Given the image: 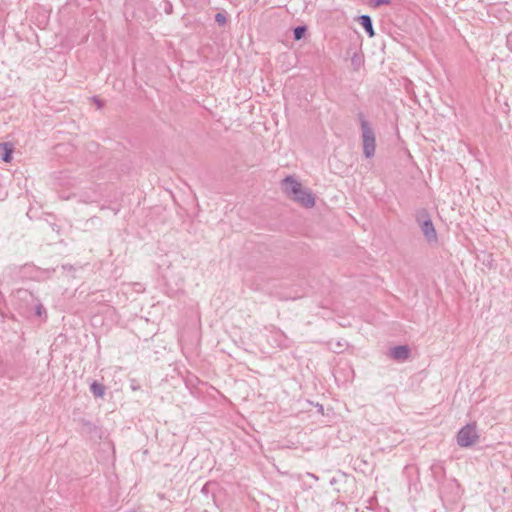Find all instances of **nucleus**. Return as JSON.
Segmentation results:
<instances>
[{
    "label": "nucleus",
    "mask_w": 512,
    "mask_h": 512,
    "mask_svg": "<svg viewBox=\"0 0 512 512\" xmlns=\"http://www.w3.org/2000/svg\"><path fill=\"white\" fill-rule=\"evenodd\" d=\"M281 189L284 194L294 202L305 208H312L315 205V197L312 192L305 188L294 176H287L281 182Z\"/></svg>",
    "instance_id": "obj_1"
},
{
    "label": "nucleus",
    "mask_w": 512,
    "mask_h": 512,
    "mask_svg": "<svg viewBox=\"0 0 512 512\" xmlns=\"http://www.w3.org/2000/svg\"><path fill=\"white\" fill-rule=\"evenodd\" d=\"M360 126L362 131L363 154L366 158H371L375 155L376 150L375 132L369 122L363 117L360 118Z\"/></svg>",
    "instance_id": "obj_2"
},
{
    "label": "nucleus",
    "mask_w": 512,
    "mask_h": 512,
    "mask_svg": "<svg viewBox=\"0 0 512 512\" xmlns=\"http://www.w3.org/2000/svg\"><path fill=\"white\" fill-rule=\"evenodd\" d=\"M476 423H469L462 427L456 435V442L462 448H468L479 441Z\"/></svg>",
    "instance_id": "obj_3"
},
{
    "label": "nucleus",
    "mask_w": 512,
    "mask_h": 512,
    "mask_svg": "<svg viewBox=\"0 0 512 512\" xmlns=\"http://www.w3.org/2000/svg\"><path fill=\"white\" fill-rule=\"evenodd\" d=\"M421 231L429 242L436 241L437 235L436 230L432 221L427 218L421 224Z\"/></svg>",
    "instance_id": "obj_4"
},
{
    "label": "nucleus",
    "mask_w": 512,
    "mask_h": 512,
    "mask_svg": "<svg viewBox=\"0 0 512 512\" xmlns=\"http://www.w3.org/2000/svg\"><path fill=\"white\" fill-rule=\"evenodd\" d=\"M410 350L407 346H396L390 350V356L397 361H404L409 357Z\"/></svg>",
    "instance_id": "obj_5"
},
{
    "label": "nucleus",
    "mask_w": 512,
    "mask_h": 512,
    "mask_svg": "<svg viewBox=\"0 0 512 512\" xmlns=\"http://www.w3.org/2000/svg\"><path fill=\"white\" fill-rule=\"evenodd\" d=\"M0 151L2 152V160L10 163L12 161V153L14 151L13 144L10 142L0 143Z\"/></svg>",
    "instance_id": "obj_6"
},
{
    "label": "nucleus",
    "mask_w": 512,
    "mask_h": 512,
    "mask_svg": "<svg viewBox=\"0 0 512 512\" xmlns=\"http://www.w3.org/2000/svg\"><path fill=\"white\" fill-rule=\"evenodd\" d=\"M359 22L368 33L369 37H373L375 35L372 20L368 15H362L359 17Z\"/></svg>",
    "instance_id": "obj_7"
},
{
    "label": "nucleus",
    "mask_w": 512,
    "mask_h": 512,
    "mask_svg": "<svg viewBox=\"0 0 512 512\" xmlns=\"http://www.w3.org/2000/svg\"><path fill=\"white\" fill-rule=\"evenodd\" d=\"M90 390L96 397H103L105 393V388L102 384L93 382L90 386Z\"/></svg>",
    "instance_id": "obj_8"
},
{
    "label": "nucleus",
    "mask_w": 512,
    "mask_h": 512,
    "mask_svg": "<svg viewBox=\"0 0 512 512\" xmlns=\"http://www.w3.org/2000/svg\"><path fill=\"white\" fill-rule=\"evenodd\" d=\"M305 30H306V29H305V27H303V26L296 27V28L294 29V38H295L296 40H300V39L303 37V35H304V33H305Z\"/></svg>",
    "instance_id": "obj_9"
},
{
    "label": "nucleus",
    "mask_w": 512,
    "mask_h": 512,
    "mask_svg": "<svg viewBox=\"0 0 512 512\" xmlns=\"http://www.w3.org/2000/svg\"><path fill=\"white\" fill-rule=\"evenodd\" d=\"M215 21L220 25L223 26L227 22L226 15L224 13H217L215 15Z\"/></svg>",
    "instance_id": "obj_10"
},
{
    "label": "nucleus",
    "mask_w": 512,
    "mask_h": 512,
    "mask_svg": "<svg viewBox=\"0 0 512 512\" xmlns=\"http://www.w3.org/2000/svg\"><path fill=\"white\" fill-rule=\"evenodd\" d=\"M35 311H36V314L38 316H40V317L43 316V315H46V310H45V308L43 307L42 304H37L36 308H35Z\"/></svg>",
    "instance_id": "obj_11"
},
{
    "label": "nucleus",
    "mask_w": 512,
    "mask_h": 512,
    "mask_svg": "<svg viewBox=\"0 0 512 512\" xmlns=\"http://www.w3.org/2000/svg\"><path fill=\"white\" fill-rule=\"evenodd\" d=\"M390 0H374V6L379 7L381 5L389 4Z\"/></svg>",
    "instance_id": "obj_12"
},
{
    "label": "nucleus",
    "mask_w": 512,
    "mask_h": 512,
    "mask_svg": "<svg viewBox=\"0 0 512 512\" xmlns=\"http://www.w3.org/2000/svg\"><path fill=\"white\" fill-rule=\"evenodd\" d=\"M132 389H133V390H137V389H138V387L133 385V386H132Z\"/></svg>",
    "instance_id": "obj_13"
},
{
    "label": "nucleus",
    "mask_w": 512,
    "mask_h": 512,
    "mask_svg": "<svg viewBox=\"0 0 512 512\" xmlns=\"http://www.w3.org/2000/svg\"><path fill=\"white\" fill-rule=\"evenodd\" d=\"M171 4L168 3L167 9H171Z\"/></svg>",
    "instance_id": "obj_14"
}]
</instances>
